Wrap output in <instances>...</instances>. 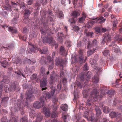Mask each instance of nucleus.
I'll return each instance as SVG.
<instances>
[{
	"instance_id": "nucleus-1",
	"label": "nucleus",
	"mask_w": 122,
	"mask_h": 122,
	"mask_svg": "<svg viewBox=\"0 0 122 122\" xmlns=\"http://www.w3.org/2000/svg\"><path fill=\"white\" fill-rule=\"evenodd\" d=\"M98 93V91L96 89H93L91 92V98L87 100L86 104L87 105L90 106L91 105V102L93 101H95L97 99V95Z\"/></svg>"
},
{
	"instance_id": "nucleus-12",
	"label": "nucleus",
	"mask_w": 122,
	"mask_h": 122,
	"mask_svg": "<svg viewBox=\"0 0 122 122\" xmlns=\"http://www.w3.org/2000/svg\"><path fill=\"white\" fill-rule=\"evenodd\" d=\"M26 95L27 96L26 100L27 101H33L34 99V97L32 95L31 91H27L26 92Z\"/></svg>"
},
{
	"instance_id": "nucleus-7",
	"label": "nucleus",
	"mask_w": 122,
	"mask_h": 122,
	"mask_svg": "<svg viewBox=\"0 0 122 122\" xmlns=\"http://www.w3.org/2000/svg\"><path fill=\"white\" fill-rule=\"evenodd\" d=\"M104 38L101 42V44L102 46H103L105 43L107 45L111 40V38L108 33H106L104 35Z\"/></svg>"
},
{
	"instance_id": "nucleus-13",
	"label": "nucleus",
	"mask_w": 122,
	"mask_h": 122,
	"mask_svg": "<svg viewBox=\"0 0 122 122\" xmlns=\"http://www.w3.org/2000/svg\"><path fill=\"white\" fill-rule=\"evenodd\" d=\"M44 43L46 41V42H49V43L51 44L52 46H55V48H56L58 46V45L53 40L52 38H46V39H43Z\"/></svg>"
},
{
	"instance_id": "nucleus-22",
	"label": "nucleus",
	"mask_w": 122,
	"mask_h": 122,
	"mask_svg": "<svg viewBox=\"0 0 122 122\" xmlns=\"http://www.w3.org/2000/svg\"><path fill=\"white\" fill-rule=\"evenodd\" d=\"M58 38V40L59 42L61 43L63 41L62 37L63 36V34L62 32L58 33L57 35Z\"/></svg>"
},
{
	"instance_id": "nucleus-35",
	"label": "nucleus",
	"mask_w": 122,
	"mask_h": 122,
	"mask_svg": "<svg viewBox=\"0 0 122 122\" xmlns=\"http://www.w3.org/2000/svg\"><path fill=\"white\" fill-rule=\"evenodd\" d=\"M29 116L31 118H34L36 115L35 114V112L34 111H30L29 113Z\"/></svg>"
},
{
	"instance_id": "nucleus-15",
	"label": "nucleus",
	"mask_w": 122,
	"mask_h": 122,
	"mask_svg": "<svg viewBox=\"0 0 122 122\" xmlns=\"http://www.w3.org/2000/svg\"><path fill=\"white\" fill-rule=\"evenodd\" d=\"M47 61L48 63V65H49L48 70H49L52 69L53 68L54 63L51 57L49 56L47 58Z\"/></svg>"
},
{
	"instance_id": "nucleus-54",
	"label": "nucleus",
	"mask_w": 122,
	"mask_h": 122,
	"mask_svg": "<svg viewBox=\"0 0 122 122\" xmlns=\"http://www.w3.org/2000/svg\"><path fill=\"white\" fill-rule=\"evenodd\" d=\"M68 117V115H63L62 116V118L64 120V122H66V119H67V117Z\"/></svg>"
},
{
	"instance_id": "nucleus-40",
	"label": "nucleus",
	"mask_w": 122,
	"mask_h": 122,
	"mask_svg": "<svg viewBox=\"0 0 122 122\" xmlns=\"http://www.w3.org/2000/svg\"><path fill=\"white\" fill-rule=\"evenodd\" d=\"M88 93L87 91L86 90H83L82 92V94L83 97L85 98L86 97L88 96Z\"/></svg>"
},
{
	"instance_id": "nucleus-20",
	"label": "nucleus",
	"mask_w": 122,
	"mask_h": 122,
	"mask_svg": "<svg viewBox=\"0 0 122 122\" xmlns=\"http://www.w3.org/2000/svg\"><path fill=\"white\" fill-rule=\"evenodd\" d=\"M57 76H55V75L53 72H52L51 75L50 77V80L52 82L51 84H53V82L56 80Z\"/></svg>"
},
{
	"instance_id": "nucleus-61",
	"label": "nucleus",
	"mask_w": 122,
	"mask_h": 122,
	"mask_svg": "<svg viewBox=\"0 0 122 122\" xmlns=\"http://www.w3.org/2000/svg\"><path fill=\"white\" fill-rule=\"evenodd\" d=\"M55 91L56 89L55 88H54L53 89L51 90V92L50 93H52L53 96L54 94V93H55Z\"/></svg>"
},
{
	"instance_id": "nucleus-31",
	"label": "nucleus",
	"mask_w": 122,
	"mask_h": 122,
	"mask_svg": "<svg viewBox=\"0 0 122 122\" xmlns=\"http://www.w3.org/2000/svg\"><path fill=\"white\" fill-rule=\"evenodd\" d=\"M19 17V14L18 13L16 14V15L15 16V18L12 20V22L13 24L16 23L17 22L16 19Z\"/></svg>"
},
{
	"instance_id": "nucleus-29",
	"label": "nucleus",
	"mask_w": 122,
	"mask_h": 122,
	"mask_svg": "<svg viewBox=\"0 0 122 122\" xmlns=\"http://www.w3.org/2000/svg\"><path fill=\"white\" fill-rule=\"evenodd\" d=\"M112 20L113 21V29H114L116 28V26L118 23V22L116 18H114V19Z\"/></svg>"
},
{
	"instance_id": "nucleus-6",
	"label": "nucleus",
	"mask_w": 122,
	"mask_h": 122,
	"mask_svg": "<svg viewBox=\"0 0 122 122\" xmlns=\"http://www.w3.org/2000/svg\"><path fill=\"white\" fill-rule=\"evenodd\" d=\"M88 73L86 75L87 78L86 80H81L80 81V82L77 81L76 82V84L77 86L79 87L80 88H82V85L83 83L85 85H86L88 81L89 80V79L91 77V75H88Z\"/></svg>"
},
{
	"instance_id": "nucleus-2",
	"label": "nucleus",
	"mask_w": 122,
	"mask_h": 122,
	"mask_svg": "<svg viewBox=\"0 0 122 122\" xmlns=\"http://www.w3.org/2000/svg\"><path fill=\"white\" fill-rule=\"evenodd\" d=\"M29 45V47L30 51H29V53H31V52H35V51L36 50H38V51L40 52H41L45 54L48 51V48L46 47H44L43 48V50L42 51L39 48L38 49L36 48L31 43H28Z\"/></svg>"
},
{
	"instance_id": "nucleus-24",
	"label": "nucleus",
	"mask_w": 122,
	"mask_h": 122,
	"mask_svg": "<svg viewBox=\"0 0 122 122\" xmlns=\"http://www.w3.org/2000/svg\"><path fill=\"white\" fill-rule=\"evenodd\" d=\"M95 110L96 111V114L97 116L98 117L102 113L101 110L99 108L98 106H96L95 108Z\"/></svg>"
},
{
	"instance_id": "nucleus-42",
	"label": "nucleus",
	"mask_w": 122,
	"mask_h": 122,
	"mask_svg": "<svg viewBox=\"0 0 122 122\" xmlns=\"http://www.w3.org/2000/svg\"><path fill=\"white\" fill-rule=\"evenodd\" d=\"M120 101L118 99H117L114 101L113 104L114 105H120Z\"/></svg>"
},
{
	"instance_id": "nucleus-27",
	"label": "nucleus",
	"mask_w": 122,
	"mask_h": 122,
	"mask_svg": "<svg viewBox=\"0 0 122 122\" xmlns=\"http://www.w3.org/2000/svg\"><path fill=\"white\" fill-rule=\"evenodd\" d=\"M82 16L79 18V21L80 22H83L86 16L85 14L84 13H82Z\"/></svg>"
},
{
	"instance_id": "nucleus-39",
	"label": "nucleus",
	"mask_w": 122,
	"mask_h": 122,
	"mask_svg": "<svg viewBox=\"0 0 122 122\" xmlns=\"http://www.w3.org/2000/svg\"><path fill=\"white\" fill-rule=\"evenodd\" d=\"M65 43L66 46L68 47H70L72 45V43L69 40H67Z\"/></svg>"
},
{
	"instance_id": "nucleus-51",
	"label": "nucleus",
	"mask_w": 122,
	"mask_h": 122,
	"mask_svg": "<svg viewBox=\"0 0 122 122\" xmlns=\"http://www.w3.org/2000/svg\"><path fill=\"white\" fill-rule=\"evenodd\" d=\"M40 72L43 75L45 74V68L43 67H41L40 70Z\"/></svg>"
},
{
	"instance_id": "nucleus-50",
	"label": "nucleus",
	"mask_w": 122,
	"mask_h": 122,
	"mask_svg": "<svg viewBox=\"0 0 122 122\" xmlns=\"http://www.w3.org/2000/svg\"><path fill=\"white\" fill-rule=\"evenodd\" d=\"M86 35L87 36L92 37L93 35V33L92 32H89L87 33H86Z\"/></svg>"
},
{
	"instance_id": "nucleus-53",
	"label": "nucleus",
	"mask_w": 122,
	"mask_h": 122,
	"mask_svg": "<svg viewBox=\"0 0 122 122\" xmlns=\"http://www.w3.org/2000/svg\"><path fill=\"white\" fill-rule=\"evenodd\" d=\"M27 62L29 64H33L36 63V61L35 60H33V61H31L29 59H28L27 60Z\"/></svg>"
},
{
	"instance_id": "nucleus-28",
	"label": "nucleus",
	"mask_w": 122,
	"mask_h": 122,
	"mask_svg": "<svg viewBox=\"0 0 122 122\" xmlns=\"http://www.w3.org/2000/svg\"><path fill=\"white\" fill-rule=\"evenodd\" d=\"M8 30L10 31L13 33H16L17 32V30L14 28L10 27L8 28Z\"/></svg>"
},
{
	"instance_id": "nucleus-41",
	"label": "nucleus",
	"mask_w": 122,
	"mask_h": 122,
	"mask_svg": "<svg viewBox=\"0 0 122 122\" xmlns=\"http://www.w3.org/2000/svg\"><path fill=\"white\" fill-rule=\"evenodd\" d=\"M103 110L104 112L105 113H108L109 111V109L107 107H105L103 108Z\"/></svg>"
},
{
	"instance_id": "nucleus-58",
	"label": "nucleus",
	"mask_w": 122,
	"mask_h": 122,
	"mask_svg": "<svg viewBox=\"0 0 122 122\" xmlns=\"http://www.w3.org/2000/svg\"><path fill=\"white\" fill-rule=\"evenodd\" d=\"M57 114L55 112H53L51 114V117L52 118H55Z\"/></svg>"
},
{
	"instance_id": "nucleus-46",
	"label": "nucleus",
	"mask_w": 122,
	"mask_h": 122,
	"mask_svg": "<svg viewBox=\"0 0 122 122\" xmlns=\"http://www.w3.org/2000/svg\"><path fill=\"white\" fill-rule=\"evenodd\" d=\"M57 101L58 99L56 97H54L53 98L52 102L54 105H55L56 104L57 102Z\"/></svg>"
},
{
	"instance_id": "nucleus-34",
	"label": "nucleus",
	"mask_w": 122,
	"mask_h": 122,
	"mask_svg": "<svg viewBox=\"0 0 122 122\" xmlns=\"http://www.w3.org/2000/svg\"><path fill=\"white\" fill-rule=\"evenodd\" d=\"M9 99V98L8 97L4 98H2V103L3 104H5L8 101Z\"/></svg>"
},
{
	"instance_id": "nucleus-14",
	"label": "nucleus",
	"mask_w": 122,
	"mask_h": 122,
	"mask_svg": "<svg viewBox=\"0 0 122 122\" xmlns=\"http://www.w3.org/2000/svg\"><path fill=\"white\" fill-rule=\"evenodd\" d=\"M105 20V19H104L103 17H101L99 18L97 20H91L90 21V23L92 25L95 23H101L104 22Z\"/></svg>"
},
{
	"instance_id": "nucleus-36",
	"label": "nucleus",
	"mask_w": 122,
	"mask_h": 122,
	"mask_svg": "<svg viewBox=\"0 0 122 122\" xmlns=\"http://www.w3.org/2000/svg\"><path fill=\"white\" fill-rule=\"evenodd\" d=\"M56 13V14L58 15L59 18H61L63 16V15L61 11H57Z\"/></svg>"
},
{
	"instance_id": "nucleus-32",
	"label": "nucleus",
	"mask_w": 122,
	"mask_h": 122,
	"mask_svg": "<svg viewBox=\"0 0 122 122\" xmlns=\"http://www.w3.org/2000/svg\"><path fill=\"white\" fill-rule=\"evenodd\" d=\"M97 42L96 40H94L92 41V45L93 46V47H95V49H96V46H97Z\"/></svg>"
},
{
	"instance_id": "nucleus-16",
	"label": "nucleus",
	"mask_w": 122,
	"mask_h": 122,
	"mask_svg": "<svg viewBox=\"0 0 122 122\" xmlns=\"http://www.w3.org/2000/svg\"><path fill=\"white\" fill-rule=\"evenodd\" d=\"M110 115L111 118H112L116 117L118 118L120 117V119L122 121V116H121V114L117 113H116L114 112H112L110 114Z\"/></svg>"
},
{
	"instance_id": "nucleus-48",
	"label": "nucleus",
	"mask_w": 122,
	"mask_h": 122,
	"mask_svg": "<svg viewBox=\"0 0 122 122\" xmlns=\"http://www.w3.org/2000/svg\"><path fill=\"white\" fill-rule=\"evenodd\" d=\"M27 118L26 117H24L22 118L20 121L22 122H27Z\"/></svg>"
},
{
	"instance_id": "nucleus-19",
	"label": "nucleus",
	"mask_w": 122,
	"mask_h": 122,
	"mask_svg": "<svg viewBox=\"0 0 122 122\" xmlns=\"http://www.w3.org/2000/svg\"><path fill=\"white\" fill-rule=\"evenodd\" d=\"M114 43V42H112L111 45V46H113V50L114 52L118 53L120 52V48L119 46H117L116 45H113L112 44Z\"/></svg>"
},
{
	"instance_id": "nucleus-18",
	"label": "nucleus",
	"mask_w": 122,
	"mask_h": 122,
	"mask_svg": "<svg viewBox=\"0 0 122 122\" xmlns=\"http://www.w3.org/2000/svg\"><path fill=\"white\" fill-rule=\"evenodd\" d=\"M46 76L43 77L40 80V86L41 87H44L46 86L47 81Z\"/></svg>"
},
{
	"instance_id": "nucleus-45",
	"label": "nucleus",
	"mask_w": 122,
	"mask_h": 122,
	"mask_svg": "<svg viewBox=\"0 0 122 122\" xmlns=\"http://www.w3.org/2000/svg\"><path fill=\"white\" fill-rule=\"evenodd\" d=\"M109 50H106L103 52V55H104V56H107L109 55Z\"/></svg>"
},
{
	"instance_id": "nucleus-30",
	"label": "nucleus",
	"mask_w": 122,
	"mask_h": 122,
	"mask_svg": "<svg viewBox=\"0 0 122 122\" xmlns=\"http://www.w3.org/2000/svg\"><path fill=\"white\" fill-rule=\"evenodd\" d=\"M99 80V77L97 76H94L93 78L92 79V81L94 83H98Z\"/></svg>"
},
{
	"instance_id": "nucleus-38",
	"label": "nucleus",
	"mask_w": 122,
	"mask_h": 122,
	"mask_svg": "<svg viewBox=\"0 0 122 122\" xmlns=\"http://www.w3.org/2000/svg\"><path fill=\"white\" fill-rule=\"evenodd\" d=\"M75 23H73V24H72V25L71 24V25L73 26V30L74 31H76L78 30L79 29V28L78 26H76L75 25Z\"/></svg>"
},
{
	"instance_id": "nucleus-55",
	"label": "nucleus",
	"mask_w": 122,
	"mask_h": 122,
	"mask_svg": "<svg viewBox=\"0 0 122 122\" xmlns=\"http://www.w3.org/2000/svg\"><path fill=\"white\" fill-rule=\"evenodd\" d=\"M33 0H28L27 2V4L29 5H31L33 3Z\"/></svg>"
},
{
	"instance_id": "nucleus-26",
	"label": "nucleus",
	"mask_w": 122,
	"mask_h": 122,
	"mask_svg": "<svg viewBox=\"0 0 122 122\" xmlns=\"http://www.w3.org/2000/svg\"><path fill=\"white\" fill-rule=\"evenodd\" d=\"M45 99L48 100L50 99L53 96L52 93H50L49 92H47L46 94Z\"/></svg>"
},
{
	"instance_id": "nucleus-64",
	"label": "nucleus",
	"mask_w": 122,
	"mask_h": 122,
	"mask_svg": "<svg viewBox=\"0 0 122 122\" xmlns=\"http://www.w3.org/2000/svg\"><path fill=\"white\" fill-rule=\"evenodd\" d=\"M35 6L36 7H37V8H38L40 6V4L39 3L36 2L35 4Z\"/></svg>"
},
{
	"instance_id": "nucleus-3",
	"label": "nucleus",
	"mask_w": 122,
	"mask_h": 122,
	"mask_svg": "<svg viewBox=\"0 0 122 122\" xmlns=\"http://www.w3.org/2000/svg\"><path fill=\"white\" fill-rule=\"evenodd\" d=\"M80 11L79 10H76L73 12V19H70L69 20V21L71 23V25L76 22L77 20L76 17L80 15Z\"/></svg>"
},
{
	"instance_id": "nucleus-60",
	"label": "nucleus",
	"mask_w": 122,
	"mask_h": 122,
	"mask_svg": "<svg viewBox=\"0 0 122 122\" xmlns=\"http://www.w3.org/2000/svg\"><path fill=\"white\" fill-rule=\"evenodd\" d=\"M29 19L28 18H24L23 20V22L26 23L27 22H28L29 21Z\"/></svg>"
},
{
	"instance_id": "nucleus-47",
	"label": "nucleus",
	"mask_w": 122,
	"mask_h": 122,
	"mask_svg": "<svg viewBox=\"0 0 122 122\" xmlns=\"http://www.w3.org/2000/svg\"><path fill=\"white\" fill-rule=\"evenodd\" d=\"M1 121L2 122H8V120L6 117H3L2 118Z\"/></svg>"
},
{
	"instance_id": "nucleus-49",
	"label": "nucleus",
	"mask_w": 122,
	"mask_h": 122,
	"mask_svg": "<svg viewBox=\"0 0 122 122\" xmlns=\"http://www.w3.org/2000/svg\"><path fill=\"white\" fill-rule=\"evenodd\" d=\"M40 62L41 64H42L43 65V64L46 63L45 61L44 58L43 57H41V61H40Z\"/></svg>"
},
{
	"instance_id": "nucleus-62",
	"label": "nucleus",
	"mask_w": 122,
	"mask_h": 122,
	"mask_svg": "<svg viewBox=\"0 0 122 122\" xmlns=\"http://www.w3.org/2000/svg\"><path fill=\"white\" fill-rule=\"evenodd\" d=\"M30 12L29 10H25V12L24 13V14L25 15L26 14L28 15V14H30Z\"/></svg>"
},
{
	"instance_id": "nucleus-23",
	"label": "nucleus",
	"mask_w": 122,
	"mask_h": 122,
	"mask_svg": "<svg viewBox=\"0 0 122 122\" xmlns=\"http://www.w3.org/2000/svg\"><path fill=\"white\" fill-rule=\"evenodd\" d=\"M43 116L41 113H39L36 117V120L34 122H41L43 119Z\"/></svg>"
},
{
	"instance_id": "nucleus-9",
	"label": "nucleus",
	"mask_w": 122,
	"mask_h": 122,
	"mask_svg": "<svg viewBox=\"0 0 122 122\" xmlns=\"http://www.w3.org/2000/svg\"><path fill=\"white\" fill-rule=\"evenodd\" d=\"M106 92L107 94H109V96L110 97H111V95H113V92L108 90L106 88H104L101 90V93L100 95V97L101 98H102L103 96L105 95Z\"/></svg>"
},
{
	"instance_id": "nucleus-63",
	"label": "nucleus",
	"mask_w": 122,
	"mask_h": 122,
	"mask_svg": "<svg viewBox=\"0 0 122 122\" xmlns=\"http://www.w3.org/2000/svg\"><path fill=\"white\" fill-rule=\"evenodd\" d=\"M30 35L32 36L33 38H35L36 37V35L34 34V32H33L31 33H30Z\"/></svg>"
},
{
	"instance_id": "nucleus-17",
	"label": "nucleus",
	"mask_w": 122,
	"mask_h": 122,
	"mask_svg": "<svg viewBox=\"0 0 122 122\" xmlns=\"http://www.w3.org/2000/svg\"><path fill=\"white\" fill-rule=\"evenodd\" d=\"M43 112L45 115L47 117H49L51 115L50 111L48 108L44 107L43 108Z\"/></svg>"
},
{
	"instance_id": "nucleus-10",
	"label": "nucleus",
	"mask_w": 122,
	"mask_h": 122,
	"mask_svg": "<svg viewBox=\"0 0 122 122\" xmlns=\"http://www.w3.org/2000/svg\"><path fill=\"white\" fill-rule=\"evenodd\" d=\"M11 113L12 116V118L10 121V122H16L18 120V118L16 117L15 116H14V114L15 112L18 111V110H15L14 107H12L11 108Z\"/></svg>"
},
{
	"instance_id": "nucleus-11",
	"label": "nucleus",
	"mask_w": 122,
	"mask_h": 122,
	"mask_svg": "<svg viewBox=\"0 0 122 122\" xmlns=\"http://www.w3.org/2000/svg\"><path fill=\"white\" fill-rule=\"evenodd\" d=\"M41 103L37 101L35 102L33 104V106L35 108L38 109L40 108L41 105L43 106L44 104V101L42 99H41Z\"/></svg>"
},
{
	"instance_id": "nucleus-5",
	"label": "nucleus",
	"mask_w": 122,
	"mask_h": 122,
	"mask_svg": "<svg viewBox=\"0 0 122 122\" xmlns=\"http://www.w3.org/2000/svg\"><path fill=\"white\" fill-rule=\"evenodd\" d=\"M83 51L82 50L80 49L79 50V56L78 59H77L76 57L74 58L75 61L76 62L79 61L80 64L85 62V61H84V56L83 54Z\"/></svg>"
},
{
	"instance_id": "nucleus-44",
	"label": "nucleus",
	"mask_w": 122,
	"mask_h": 122,
	"mask_svg": "<svg viewBox=\"0 0 122 122\" xmlns=\"http://www.w3.org/2000/svg\"><path fill=\"white\" fill-rule=\"evenodd\" d=\"M56 64H58V65H60L61 67H62V66L63 64V63L62 61L61 62H60V61H57V60H56Z\"/></svg>"
},
{
	"instance_id": "nucleus-25",
	"label": "nucleus",
	"mask_w": 122,
	"mask_h": 122,
	"mask_svg": "<svg viewBox=\"0 0 122 122\" xmlns=\"http://www.w3.org/2000/svg\"><path fill=\"white\" fill-rule=\"evenodd\" d=\"M61 108L63 111H66L68 109L67 105L66 104H62L61 106Z\"/></svg>"
},
{
	"instance_id": "nucleus-37",
	"label": "nucleus",
	"mask_w": 122,
	"mask_h": 122,
	"mask_svg": "<svg viewBox=\"0 0 122 122\" xmlns=\"http://www.w3.org/2000/svg\"><path fill=\"white\" fill-rule=\"evenodd\" d=\"M93 48L94 47L93 46H92V44H91L90 42H88L87 49H93Z\"/></svg>"
},
{
	"instance_id": "nucleus-33",
	"label": "nucleus",
	"mask_w": 122,
	"mask_h": 122,
	"mask_svg": "<svg viewBox=\"0 0 122 122\" xmlns=\"http://www.w3.org/2000/svg\"><path fill=\"white\" fill-rule=\"evenodd\" d=\"M96 50L95 49V48H94L93 49H91L89 51L87 52V55L89 56L92 55L94 51Z\"/></svg>"
},
{
	"instance_id": "nucleus-8",
	"label": "nucleus",
	"mask_w": 122,
	"mask_h": 122,
	"mask_svg": "<svg viewBox=\"0 0 122 122\" xmlns=\"http://www.w3.org/2000/svg\"><path fill=\"white\" fill-rule=\"evenodd\" d=\"M91 111L88 112L86 111L85 112L84 115V117L87 118L89 121H93L94 120V115L92 113Z\"/></svg>"
},
{
	"instance_id": "nucleus-43",
	"label": "nucleus",
	"mask_w": 122,
	"mask_h": 122,
	"mask_svg": "<svg viewBox=\"0 0 122 122\" xmlns=\"http://www.w3.org/2000/svg\"><path fill=\"white\" fill-rule=\"evenodd\" d=\"M60 53L61 55H63L65 52V49L63 46H61L60 48Z\"/></svg>"
},
{
	"instance_id": "nucleus-56",
	"label": "nucleus",
	"mask_w": 122,
	"mask_h": 122,
	"mask_svg": "<svg viewBox=\"0 0 122 122\" xmlns=\"http://www.w3.org/2000/svg\"><path fill=\"white\" fill-rule=\"evenodd\" d=\"M41 3L43 5H45L47 3V0H41Z\"/></svg>"
},
{
	"instance_id": "nucleus-57",
	"label": "nucleus",
	"mask_w": 122,
	"mask_h": 122,
	"mask_svg": "<svg viewBox=\"0 0 122 122\" xmlns=\"http://www.w3.org/2000/svg\"><path fill=\"white\" fill-rule=\"evenodd\" d=\"M83 69L84 71H87L88 70V68L86 64H85L83 67Z\"/></svg>"
},
{
	"instance_id": "nucleus-59",
	"label": "nucleus",
	"mask_w": 122,
	"mask_h": 122,
	"mask_svg": "<svg viewBox=\"0 0 122 122\" xmlns=\"http://www.w3.org/2000/svg\"><path fill=\"white\" fill-rule=\"evenodd\" d=\"M61 88V85L60 84H59L58 85V86L57 88V90L59 91H60Z\"/></svg>"
},
{
	"instance_id": "nucleus-52",
	"label": "nucleus",
	"mask_w": 122,
	"mask_h": 122,
	"mask_svg": "<svg viewBox=\"0 0 122 122\" xmlns=\"http://www.w3.org/2000/svg\"><path fill=\"white\" fill-rule=\"evenodd\" d=\"M95 30L97 33H99L101 32V29L99 27L95 28Z\"/></svg>"
},
{
	"instance_id": "nucleus-21",
	"label": "nucleus",
	"mask_w": 122,
	"mask_h": 122,
	"mask_svg": "<svg viewBox=\"0 0 122 122\" xmlns=\"http://www.w3.org/2000/svg\"><path fill=\"white\" fill-rule=\"evenodd\" d=\"M1 8L2 11H0V14H2L4 16V14L6 15V13H7V11H8L9 10L10 11H11V8H5L4 10L2 8Z\"/></svg>"
},
{
	"instance_id": "nucleus-4",
	"label": "nucleus",
	"mask_w": 122,
	"mask_h": 122,
	"mask_svg": "<svg viewBox=\"0 0 122 122\" xmlns=\"http://www.w3.org/2000/svg\"><path fill=\"white\" fill-rule=\"evenodd\" d=\"M98 56L96 54L94 57V59L93 60L92 59H90L89 60V62L91 64L92 67L94 68L95 70H98L99 71L100 70L101 68H99L98 69L97 68V64L96 63V61L98 59Z\"/></svg>"
}]
</instances>
